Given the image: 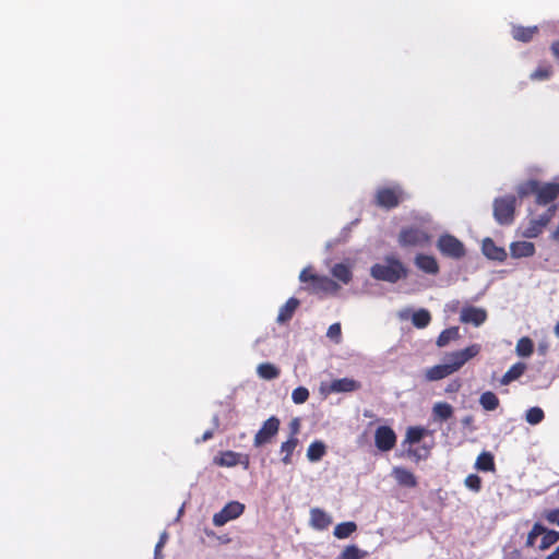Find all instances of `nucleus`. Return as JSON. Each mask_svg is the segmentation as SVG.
<instances>
[{"label": "nucleus", "mask_w": 559, "mask_h": 559, "mask_svg": "<svg viewBox=\"0 0 559 559\" xmlns=\"http://www.w3.org/2000/svg\"><path fill=\"white\" fill-rule=\"evenodd\" d=\"M437 229L429 215L418 218L416 226L405 227L400 231L399 243L402 247H426L431 241L430 231Z\"/></svg>", "instance_id": "f257e3e1"}, {"label": "nucleus", "mask_w": 559, "mask_h": 559, "mask_svg": "<svg viewBox=\"0 0 559 559\" xmlns=\"http://www.w3.org/2000/svg\"><path fill=\"white\" fill-rule=\"evenodd\" d=\"M370 275L377 281L395 284L407 277L408 270L399 258L390 254L370 267Z\"/></svg>", "instance_id": "f03ea898"}, {"label": "nucleus", "mask_w": 559, "mask_h": 559, "mask_svg": "<svg viewBox=\"0 0 559 559\" xmlns=\"http://www.w3.org/2000/svg\"><path fill=\"white\" fill-rule=\"evenodd\" d=\"M516 199L513 195L497 198L493 201V217L500 225H510L514 219Z\"/></svg>", "instance_id": "7ed1b4c3"}, {"label": "nucleus", "mask_w": 559, "mask_h": 559, "mask_svg": "<svg viewBox=\"0 0 559 559\" xmlns=\"http://www.w3.org/2000/svg\"><path fill=\"white\" fill-rule=\"evenodd\" d=\"M480 352L479 344H472L464 349L451 352L447 354L443 360L448 364L454 373L460 370L468 360L477 356Z\"/></svg>", "instance_id": "20e7f679"}, {"label": "nucleus", "mask_w": 559, "mask_h": 559, "mask_svg": "<svg viewBox=\"0 0 559 559\" xmlns=\"http://www.w3.org/2000/svg\"><path fill=\"white\" fill-rule=\"evenodd\" d=\"M437 248L443 255L453 259H460L465 254L462 241L450 234H443L439 237Z\"/></svg>", "instance_id": "39448f33"}, {"label": "nucleus", "mask_w": 559, "mask_h": 559, "mask_svg": "<svg viewBox=\"0 0 559 559\" xmlns=\"http://www.w3.org/2000/svg\"><path fill=\"white\" fill-rule=\"evenodd\" d=\"M557 206L551 205L547 212L539 215L536 218H532L527 226L523 229L522 236L525 238H536L538 235H540L544 230V228L549 224L551 218L555 215Z\"/></svg>", "instance_id": "423d86ee"}, {"label": "nucleus", "mask_w": 559, "mask_h": 559, "mask_svg": "<svg viewBox=\"0 0 559 559\" xmlns=\"http://www.w3.org/2000/svg\"><path fill=\"white\" fill-rule=\"evenodd\" d=\"M245 511V506L238 501L228 502L219 512L213 515V524L223 526L227 522L239 518Z\"/></svg>", "instance_id": "0eeeda50"}, {"label": "nucleus", "mask_w": 559, "mask_h": 559, "mask_svg": "<svg viewBox=\"0 0 559 559\" xmlns=\"http://www.w3.org/2000/svg\"><path fill=\"white\" fill-rule=\"evenodd\" d=\"M404 199V192L400 186L381 188L377 192V203L383 207H394Z\"/></svg>", "instance_id": "6e6552de"}, {"label": "nucleus", "mask_w": 559, "mask_h": 559, "mask_svg": "<svg viewBox=\"0 0 559 559\" xmlns=\"http://www.w3.org/2000/svg\"><path fill=\"white\" fill-rule=\"evenodd\" d=\"M360 388V384L354 379L342 378L333 380L331 383H321L320 392L324 395L331 393H348L354 392Z\"/></svg>", "instance_id": "1a4fd4ad"}, {"label": "nucleus", "mask_w": 559, "mask_h": 559, "mask_svg": "<svg viewBox=\"0 0 559 559\" xmlns=\"http://www.w3.org/2000/svg\"><path fill=\"white\" fill-rule=\"evenodd\" d=\"M278 429L280 420L277 417L272 416L269 419H266L254 436V447L259 448L267 443L278 432Z\"/></svg>", "instance_id": "9d476101"}, {"label": "nucleus", "mask_w": 559, "mask_h": 559, "mask_svg": "<svg viewBox=\"0 0 559 559\" xmlns=\"http://www.w3.org/2000/svg\"><path fill=\"white\" fill-rule=\"evenodd\" d=\"M374 443L380 451H390L396 443V435L390 427L380 426L374 432Z\"/></svg>", "instance_id": "9b49d317"}, {"label": "nucleus", "mask_w": 559, "mask_h": 559, "mask_svg": "<svg viewBox=\"0 0 559 559\" xmlns=\"http://www.w3.org/2000/svg\"><path fill=\"white\" fill-rule=\"evenodd\" d=\"M559 197V182H547L539 185L536 202L546 205Z\"/></svg>", "instance_id": "f8f14e48"}, {"label": "nucleus", "mask_w": 559, "mask_h": 559, "mask_svg": "<svg viewBox=\"0 0 559 559\" xmlns=\"http://www.w3.org/2000/svg\"><path fill=\"white\" fill-rule=\"evenodd\" d=\"M460 318L464 323H472L475 326H479L485 322L487 313L481 308L465 307L462 309Z\"/></svg>", "instance_id": "ddd939ff"}, {"label": "nucleus", "mask_w": 559, "mask_h": 559, "mask_svg": "<svg viewBox=\"0 0 559 559\" xmlns=\"http://www.w3.org/2000/svg\"><path fill=\"white\" fill-rule=\"evenodd\" d=\"M481 251L488 259L499 262L504 261L508 255L506 249L498 247L490 238L483 240Z\"/></svg>", "instance_id": "4468645a"}, {"label": "nucleus", "mask_w": 559, "mask_h": 559, "mask_svg": "<svg viewBox=\"0 0 559 559\" xmlns=\"http://www.w3.org/2000/svg\"><path fill=\"white\" fill-rule=\"evenodd\" d=\"M338 286L326 276H319L317 274L310 275V286L308 287V289L311 293L333 292L336 290Z\"/></svg>", "instance_id": "2eb2a0df"}, {"label": "nucleus", "mask_w": 559, "mask_h": 559, "mask_svg": "<svg viewBox=\"0 0 559 559\" xmlns=\"http://www.w3.org/2000/svg\"><path fill=\"white\" fill-rule=\"evenodd\" d=\"M415 265L423 272L436 275L439 273V264L435 257L428 254H417L414 260Z\"/></svg>", "instance_id": "dca6fc26"}, {"label": "nucleus", "mask_w": 559, "mask_h": 559, "mask_svg": "<svg viewBox=\"0 0 559 559\" xmlns=\"http://www.w3.org/2000/svg\"><path fill=\"white\" fill-rule=\"evenodd\" d=\"M332 524V516L320 508L310 510V525L319 531L328 528Z\"/></svg>", "instance_id": "f3484780"}, {"label": "nucleus", "mask_w": 559, "mask_h": 559, "mask_svg": "<svg viewBox=\"0 0 559 559\" xmlns=\"http://www.w3.org/2000/svg\"><path fill=\"white\" fill-rule=\"evenodd\" d=\"M510 254L512 258H528L535 254V246L530 241H514L510 245Z\"/></svg>", "instance_id": "a211bd4d"}, {"label": "nucleus", "mask_w": 559, "mask_h": 559, "mask_svg": "<svg viewBox=\"0 0 559 559\" xmlns=\"http://www.w3.org/2000/svg\"><path fill=\"white\" fill-rule=\"evenodd\" d=\"M392 476L400 486L414 488L417 485L415 475L404 467H394L392 469Z\"/></svg>", "instance_id": "6ab92c4d"}, {"label": "nucleus", "mask_w": 559, "mask_h": 559, "mask_svg": "<svg viewBox=\"0 0 559 559\" xmlns=\"http://www.w3.org/2000/svg\"><path fill=\"white\" fill-rule=\"evenodd\" d=\"M299 300L297 298H289L281 308L276 318V322L283 324L289 321L296 309L299 307Z\"/></svg>", "instance_id": "aec40b11"}, {"label": "nucleus", "mask_w": 559, "mask_h": 559, "mask_svg": "<svg viewBox=\"0 0 559 559\" xmlns=\"http://www.w3.org/2000/svg\"><path fill=\"white\" fill-rule=\"evenodd\" d=\"M450 374H453V372L444 360L439 365L428 368L425 373L428 381L441 380Z\"/></svg>", "instance_id": "412c9836"}, {"label": "nucleus", "mask_w": 559, "mask_h": 559, "mask_svg": "<svg viewBox=\"0 0 559 559\" xmlns=\"http://www.w3.org/2000/svg\"><path fill=\"white\" fill-rule=\"evenodd\" d=\"M453 407L447 402H437L432 407L433 420L443 421L452 417Z\"/></svg>", "instance_id": "4be33fe9"}, {"label": "nucleus", "mask_w": 559, "mask_h": 559, "mask_svg": "<svg viewBox=\"0 0 559 559\" xmlns=\"http://www.w3.org/2000/svg\"><path fill=\"white\" fill-rule=\"evenodd\" d=\"M526 370V365L524 362H516L510 367V369L502 376L500 382L503 385L511 383L514 380H518Z\"/></svg>", "instance_id": "5701e85b"}, {"label": "nucleus", "mask_w": 559, "mask_h": 559, "mask_svg": "<svg viewBox=\"0 0 559 559\" xmlns=\"http://www.w3.org/2000/svg\"><path fill=\"white\" fill-rule=\"evenodd\" d=\"M537 26L532 27H523V26H513L512 36L514 39L523 43L530 41L534 35L537 33Z\"/></svg>", "instance_id": "b1692460"}, {"label": "nucleus", "mask_w": 559, "mask_h": 559, "mask_svg": "<svg viewBox=\"0 0 559 559\" xmlns=\"http://www.w3.org/2000/svg\"><path fill=\"white\" fill-rule=\"evenodd\" d=\"M460 337V331L459 328L453 326L450 329H447L440 333V335L437 338V346L438 347H445L448 346L452 341H456Z\"/></svg>", "instance_id": "393cba45"}, {"label": "nucleus", "mask_w": 559, "mask_h": 559, "mask_svg": "<svg viewBox=\"0 0 559 559\" xmlns=\"http://www.w3.org/2000/svg\"><path fill=\"white\" fill-rule=\"evenodd\" d=\"M257 373L261 379L273 380L280 376V369L273 364L263 362L257 367Z\"/></svg>", "instance_id": "a878e982"}, {"label": "nucleus", "mask_w": 559, "mask_h": 559, "mask_svg": "<svg viewBox=\"0 0 559 559\" xmlns=\"http://www.w3.org/2000/svg\"><path fill=\"white\" fill-rule=\"evenodd\" d=\"M326 452V448L322 441L312 442L307 450V459L310 462L320 461Z\"/></svg>", "instance_id": "bb28decb"}, {"label": "nucleus", "mask_w": 559, "mask_h": 559, "mask_svg": "<svg viewBox=\"0 0 559 559\" xmlns=\"http://www.w3.org/2000/svg\"><path fill=\"white\" fill-rule=\"evenodd\" d=\"M357 525L355 522H342L334 527V536L338 539H345L356 532Z\"/></svg>", "instance_id": "cd10ccee"}, {"label": "nucleus", "mask_w": 559, "mask_h": 559, "mask_svg": "<svg viewBox=\"0 0 559 559\" xmlns=\"http://www.w3.org/2000/svg\"><path fill=\"white\" fill-rule=\"evenodd\" d=\"M331 272L335 278H337L338 281H341L344 284H348L352 281V277H353L352 271L347 265H345L343 263L335 264L332 267Z\"/></svg>", "instance_id": "c85d7f7f"}, {"label": "nucleus", "mask_w": 559, "mask_h": 559, "mask_svg": "<svg viewBox=\"0 0 559 559\" xmlns=\"http://www.w3.org/2000/svg\"><path fill=\"white\" fill-rule=\"evenodd\" d=\"M298 444V438L294 436H289L288 440L283 442L281 445V452L285 453L284 457L282 459L284 464H290L292 463V454L294 450L296 449Z\"/></svg>", "instance_id": "c756f323"}, {"label": "nucleus", "mask_w": 559, "mask_h": 559, "mask_svg": "<svg viewBox=\"0 0 559 559\" xmlns=\"http://www.w3.org/2000/svg\"><path fill=\"white\" fill-rule=\"evenodd\" d=\"M475 467L478 471L490 472L495 469L493 456L489 452H483L478 455Z\"/></svg>", "instance_id": "7c9ffc66"}, {"label": "nucleus", "mask_w": 559, "mask_h": 559, "mask_svg": "<svg viewBox=\"0 0 559 559\" xmlns=\"http://www.w3.org/2000/svg\"><path fill=\"white\" fill-rule=\"evenodd\" d=\"M479 404L485 411H495L499 406V399L493 392L486 391L480 395Z\"/></svg>", "instance_id": "2f4dec72"}, {"label": "nucleus", "mask_w": 559, "mask_h": 559, "mask_svg": "<svg viewBox=\"0 0 559 559\" xmlns=\"http://www.w3.org/2000/svg\"><path fill=\"white\" fill-rule=\"evenodd\" d=\"M431 321V316L428 310L419 309L413 312L412 322L418 329L426 328Z\"/></svg>", "instance_id": "473e14b6"}, {"label": "nucleus", "mask_w": 559, "mask_h": 559, "mask_svg": "<svg viewBox=\"0 0 559 559\" xmlns=\"http://www.w3.org/2000/svg\"><path fill=\"white\" fill-rule=\"evenodd\" d=\"M240 459H242V455L240 453L226 451L222 453L217 463L221 466L233 467L240 463Z\"/></svg>", "instance_id": "72a5a7b5"}, {"label": "nucleus", "mask_w": 559, "mask_h": 559, "mask_svg": "<svg viewBox=\"0 0 559 559\" xmlns=\"http://www.w3.org/2000/svg\"><path fill=\"white\" fill-rule=\"evenodd\" d=\"M534 345L531 338L521 337L515 347V352L520 357H530L533 353Z\"/></svg>", "instance_id": "f704fd0d"}, {"label": "nucleus", "mask_w": 559, "mask_h": 559, "mask_svg": "<svg viewBox=\"0 0 559 559\" xmlns=\"http://www.w3.org/2000/svg\"><path fill=\"white\" fill-rule=\"evenodd\" d=\"M544 418H545V413L538 406L531 407L525 413V420L530 425H538L544 420Z\"/></svg>", "instance_id": "c9c22d12"}, {"label": "nucleus", "mask_w": 559, "mask_h": 559, "mask_svg": "<svg viewBox=\"0 0 559 559\" xmlns=\"http://www.w3.org/2000/svg\"><path fill=\"white\" fill-rule=\"evenodd\" d=\"M552 74V67L550 64H540L535 71H533L530 78L533 81H546Z\"/></svg>", "instance_id": "e433bc0d"}, {"label": "nucleus", "mask_w": 559, "mask_h": 559, "mask_svg": "<svg viewBox=\"0 0 559 559\" xmlns=\"http://www.w3.org/2000/svg\"><path fill=\"white\" fill-rule=\"evenodd\" d=\"M539 182L537 180H528L518 186L516 191L520 197H526L535 193L537 195Z\"/></svg>", "instance_id": "4c0bfd02"}, {"label": "nucleus", "mask_w": 559, "mask_h": 559, "mask_svg": "<svg viewBox=\"0 0 559 559\" xmlns=\"http://www.w3.org/2000/svg\"><path fill=\"white\" fill-rule=\"evenodd\" d=\"M543 538L539 548L545 550L549 548L551 545L556 544L559 540V532L547 530L545 527V532L542 533Z\"/></svg>", "instance_id": "58836bf2"}, {"label": "nucleus", "mask_w": 559, "mask_h": 559, "mask_svg": "<svg viewBox=\"0 0 559 559\" xmlns=\"http://www.w3.org/2000/svg\"><path fill=\"white\" fill-rule=\"evenodd\" d=\"M367 556V552L359 549L355 545H350L344 548L341 554V559H362Z\"/></svg>", "instance_id": "ea45409f"}, {"label": "nucleus", "mask_w": 559, "mask_h": 559, "mask_svg": "<svg viewBox=\"0 0 559 559\" xmlns=\"http://www.w3.org/2000/svg\"><path fill=\"white\" fill-rule=\"evenodd\" d=\"M427 430L423 427H409L406 431L405 442L417 443L425 436Z\"/></svg>", "instance_id": "a19ab883"}, {"label": "nucleus", "mask_w": 559, "mask_h": 559, "mask_svg": "<svg viewBox=\"0 0 559 559\" xmlns=\"http://www.w3.org/2000/svg\"><path fill=\"white\" fill-rule=\"evenodd\" d=\"M543 532H545V527L539 523H535L527 535L526 546L533 547L535 545L536 538L540 536Z\"/></svg>", "instance_id": "79ce46f5"}, {"label": "nucleus", "mask_w": 559, "mask_h": 559, "mask_svg": "<svg viewBox=\"0 0 559 559\" xmlns=\"http://www.w3.org/2000/svg\"><path fill=\"white\" fill-rule=\"evenodd\" d=\"M326 336L333 341L335 344H340L342 342V329L340 323H333L329 326Z\"/></svg>", "instance_id": "37998d69"}, {"label": "nucleus", "mask_w": 559, "mask_h": 559, "mask_svg": "<svg viewBox=\"0 0 559 559\" xmlns=\"http://www.w3.org/2000/svg\"><path fill=\"white\" fill-rule=\"evenodd\" d=\"M309 397V391L305 386L296 388L292 393V400L295 404H302Z\"/></svg>", "instance_id": "c03bdc74"}, {"label": "nucleus", "mask_w": 559, "mask_h": 559, "mask_svg": "<svg viewBox=\"0 0 559 559\" xmlns=\"http://www.w3.org/2000/svg\"><path fill=\"white\" fill-rule=\"evenodd\" d=\"M465 486L474 492H478L481 488V479L475 474H471L465 478Z\"/></svg>", "instance_id": "a18cd8bd"}, {"label": "nucleus", "mask_w": 559, "mask_h": 559, "mask_svg": "<svg viewBox=\"0 0 559 559\" xmlns=\"http://www.w3.org/2000/svg\"><path fill=\"white\" fill-rule=\"evenodd\" d=\"M167 539H168V534L166 532H163L159 537L158 543L155 546V558L154 559H162L160 551H162V548L164 547V545L166 544Z\"/></svg>", "instance_id": "49530a36"}, {"label": "nucleus", "mask_w": 559, "mask_h": 559, "mask_svg": "<svg viewBox=\"0 0 559 559\" xmlns=\"http://www.w3.org/2000/svg\"><path fill=\"white\" fill-rule=\"evenodd\" d=\"M546 520L559 526V509L548 511L546 513Z\"/></svg>", "instance_id": "de8ad7c7"}, {"label": "nucleus", "mask_w": 559, "mask_h": 559, "mask_svg": "<svg viewBox=\"0 0 559 559\" xmlns=\"http://www.w3.org/2000/svg\"><path fill=\"white\" fill-rule=\"evenodd\" d=\"M289 428H290V436L297 437L299 429H300L299 418L292 419V421L289 424Z\"/></svg>", "instance_id": "09e8293b"}, {"label": "nucleus", "mask_w": 559, "mask_h": 559, "mask_svg": "<svg viewBox=\"0 0 559 559\" xmlns=\"http://www.w3.org/2000/svg\"><path fill=\"white\" fill-rule=\"evenodd\" d=\"M311 269L310 267H305L300 274H299V281L301 283H310V275H311Z\"/></svg>", "instance_id": "8fccbe9b"}, {"label": "nucleus", "mask_w": 559, "mask_h": 559, "mask_svg": "<svg viewBox=\"0 0 559 559\" xmlns=\"http://www.w3.org/2000/svg\"><path fill=\"white\" fill-rule=\"evenodd\" d=\"M413 311L411 308H405L399 311L397 316L401 320L412 319Z\"/></svg>", "instance_id": "3c124183"}, {"label": "nucleus", "mask_w": 559, "mask_h": 559, "mask_svg": "<svg viewBox=\"0 0 559 559\" xmlns=\"http://www.w3.org/2000/svg\"><path fill=\"white\" fill-rule=\"evenodd\" d=\"M551 51L556 60L559 62V40L551 45Z\"/></svg>", "instance_id": "603ef678"}, {"label": "nucleus", "mask_w": 559, "mask_h": 559, "mask_svg": "<svg viewBox=\"0 0 559 559\" xmlns=\"http://www.w3.org/2000/svg\"><path fill=\"white\" fill-rule=\"evenodd\" d=\"M545 559H559V546L556 548L555 551H552L550 555H548Z\"/></svg>", "instance_id": "864d4df0"}, {"label": "nucleus", "mask_w": 559, "mask_h": 559, "mask_svg": "<svg viewBox=\"0 0 559 559\" xmlns=\"http://www.w3.org/2000/svg\"><path fill=\"white\" fill-rule=\"evenodd\" d=\"M212 436H213V432L211 430L205 431L202 436V441H206V440L211 439Z\"/></svg>", "instance_id": "5fc2aeb1"}, {"label": "nucleus", "mask_w": 559, "mask_h": 559, "mask_svg": "<svg viewBox=\"0 0 559 559\" xmlns=\"http://www.w3.org/2000/svg\"><path fill=\"white\" fill-rule=\"evenodd\" d=\"M551 238L555 240V241H559V226L552 231L551 234Z\"/></svg>", "instance_id": "6e6d98bb"}, {"label": "nucleus", "mask_w": 559, "mask_h": 559, "mask_svg": "<svg viewBox=\"0 0 559 559\" xmlns=\"http://www.w3.org/2000/svg\"><path fill=\"white\" fill-rule=\"evenodd\" d=\"M243 457V461L240 459V463L239 464H242L245 468H248L249 466V459L248 456H242Z\"/></svg>", "instance_id": "4d7b16f0"}, {"label": "nucleus", "mask_w": 559, "mask_h": 559, "mask_svg": "<svg viewBox=\"0 0 559 559\" xmlns=\"http://www.w3.org/2000/svg\"><path fill=\"white\" fill-rule=\"evenodd\" d=\"M554 332H555V335L557 337H559V322L555 325Z\"/></svg>", "instance_id": "13d9d810"}, {"label": "nucleus", "mask_w": 559, "mask_h": 559, "mask_svg": "<svg viewBox=\"0 0 559 559\" xmlns=\"http://www.w3.org/2000/svg\"><path fill=\"white\" fill-rule=\"evenodd\" d=\"M182 511H183V508L181 507L179 510V515L182 513Z\"/></svg>", "instance_id": "bf43d9fd"}]
</instances>
